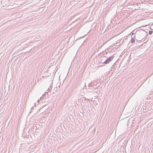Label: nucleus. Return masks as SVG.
I'll return each mask as SVG.
<instances>
[{
	"mask_svg": "<svg viewBox=\"0 0 153 153\" xmlns=\"http://www.w3.org/2000/svg\"><path fill=\"white\" fill-rule=\"evenodd\" d=\"M114 58V56H112L109 57L108 58H106L105 60L104 59H102L101 60V62L102 63L105 64H107L109 63Z\"/></svg>",
	"mask_w": 153,
	"mask_h": 153,
	"instance_id": "1",
	"label": "nucleus"
},
{
	"mask_svg": "<svg viewBox=\"0 0 153 153\" xmlns=\"http://www.w3.org/2000/svg\"><path fill=\"white\" fill-rule=\"evenodd\" d=\"M53 78H52H52H51V81L50 82H49V83H48V84H49V85H49V87H50V88H48V91H50V89H52V85L53 84L52 81L53 80Z\"/></svg>",
	"mask_w": 153,
	"mask_h": 153,
	"instance_id": "2",
	"label": "nucleus"
},
{
	"mask_svg": "<svg viewBox=\"0 0 153 153\" xmlns=\"http://www.w3.org/2000/svg\"><path fill=\"white\" fill-rule=\"evenodd\" d=\"M94 83V82H90L88 84V87H91L92 86V84Z\"/></svg>",
	"mask_w": 153,
	"mask_h": 153,
	"instance_id": "3",
	"label": "nucleus"
},
{
	"mask_svg": "<svg viewBox=\"0 0 153 153\" xmlns=\"http://www.w3.org/2000/svg\"><path fill=\"white\" fill-rule=\"evenodd\" d=\"M134 42H135L134 39L133 38H132L131 39V42L132 43H133Z\"/></svg>",
	"mask_w": 153,
	"mask_h": 153,
	"instance_id": "4",
	"label": "nucleus"
},
{
	"mask_svg": "<svg viewBox=\"0 0 153 153\" xmlns=\"http://www.w3.org/2000/svg\"><path fill=\"white\" fill-rule=\"evenodd\" d=\"M153 31L151 30H149V34H152L153 33Z\"/></svg>",
	"mask_w": 153,
	"mask_h": 153,
	"instance_id": "5",
	"label": "nucleus"
},
{
	"mask_svg": "<svg viewBox=\"0 0 153 153\" xmlns=\"http://www.w3.org/2000/svg\"><path fill=\"white\" fill-rule=\"evenodd\" d=\"M97 89H96V88H94L93 90V91L95 92H96L97 91Z\"/></svg>",
	"mask_w": 153,
	"mask_h": 153,
	"instance_id": "6",
	"label": "nucleus"
},
{
	"mask_svg": "<svg viewBox=\"0 0 153 153\" xmlns=\"http://www.w3.org/2000/svg\"><path fill=\"white\" fill-rule=\"evenodd\" d=\"M94 85V82L92 84V86Z\"/></svg>",
	"mask_w": 153,
	"mask_h": 153,
	"instance_id": "7",
	"label": "nucleus"
},
{
	"mask_svg": "<svg viewBox=\"0 0 153 153\" xmlns=\"http://www.w3.org/2000/svg\"><path fill=\"white\" fill-rule=\"evenodd\" d=\"M134 35V33H132V35Z\"/></svg>",
	"mask_w": 153,
	"mask_h": 153,
	"instance_id": "8",
	"label": "nucleus"
},
{
	"mask_svg": "<svg viewBox=\"0 0 153 153\" xmlns=\"http://www.w3.org/2000/svg\"><path fill=\"white\" fill-rule=\"evenodd\" d=\"M102 47V46H101L100 47V48H99V49H100V48H101Z\"/></svg>",
	"mask_w": 153,
	"mask_h": 153,
	"instance_id": "9",
	"label": "nucleus"
},
{
	"mask_svg": "<svg viewBox=\"0 0 153 153\" xmlns=\"http://www.w3.org/2000/svg\"><path fill=\"white\" fill-rule=\"evenodd\" d=\"M104 58H106V56H104Z\"/></svg>",
	"mask_w": 153,
	"mask_h": 153,
	"instance_id": "10",
	"label": "nucleus"
},
{
	"mask_svg": "<svg viewBox=\"0 0 153 153\" xmlns=\"http://www.w3.org/2000/svg\"><path fill=\"white\" fill-rule=\"evenodd\" d=\"M148 39H147V40L146 41V42L147 41H148Z\"/></svg>",
	"mask_w": 153,
	"mask_h": 153,
	"instance_id": "11",
	"label": "nucleus"
}]
</instances>
